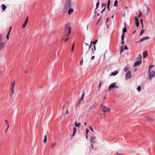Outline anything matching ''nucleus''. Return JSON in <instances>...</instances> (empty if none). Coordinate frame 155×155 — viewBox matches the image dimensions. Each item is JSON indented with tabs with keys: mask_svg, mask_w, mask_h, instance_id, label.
<instances>
[{
	"mask_svg": "<svg viewBox=\"0 0 155 155\" xmlns=\"http://www.w3.org/2000/svg\"><path fill=\"white\" fill-rule=\"evenodd\" d=\"M74 2L72 0H65L63 4V9L66 11L69 8H72L74 6Z\"/></svg>",
	"mask_w": 155,
	"mask_h": 155,
	"instance_id": "nucleus-1",
	"label": "nucleus"
},
{
	"mask_svg": "<svg viewBox=\"0 0 155 155\" xmlns=\"http://www.w3.org/2000/svg\"><path fill=\"white\" fill-rule=\"evenodd\" d=\"M97 40L96 39L95 41L93 42H92V41L91 42V44L90 45H89L87 43H85V46H84L83 48V51L85 52V55H87L90 49L91 44L92 43L93 44L95 45L97 42Z\"/></svg>",
	"mask_w": 155,
	"mask_h": 155,
	"instance_id": "nucleus-2",
	"label": "nucleus"
},
{
	"mask_svg": "<svg viewBox=\"0 0 155 155\" xmlns=\"http://www.w3.org/2000/svg\"><path fill=\"white\" fill-rule=\"evenodd\" d=\"M154 65H150L149 67L148 75L149 79L151 80L152 78H153L155 75V71L154 70H151L152 68L153 67Z\"/></svg>",
	"mask_w": 155,
	"mask_h": 155,
	"instance_id": "nucleus-3",
	"label": "nucleus"
},
{
	"mask_svg": "<svg viewBox=\"0 0 155 155\" xmlns=\"http://www.w3.org/2000/svg\"><path fill=\"white\" fill-rule=\"evenodd\" d=\"M15 87V81L11 83L9 88V96L11 97L14 93V88Z\"/></svg>",
	"mask_w": 155,
	"mask_h": 155,
	"instance_id": "nucleus-4",
	"label": "nucleus"
},
{
	"mask_svg": "<svg viewBox=\"0 0 155 155\" xmlns=\"http://www.w3.org/2000/svg\"><path fill=\"white\" fill-rule=\"evenodd\" d=\"M116 84L117 83L116 82H114L110 84L108 88V91H110L111 89H113L114 88H118L119 87L117 86Z\"/></svg>",
	"mask_w": 155,
	"mask_h": 155,
	"instance_id": "nucleus-5",
	"label": "nucleus"
},
{
	"mask_svg": "<svg viewBox=\"0 0 155 155\" xmlns=\"http://www.w3.org/2000/svg\"><path fill=\"white\" fill-rule=\"evenodd\" d=\"M90 140L92 143H95L96 142V137L94 135H92L90 138Z\"/></svg>",
	"mask_w": 155,
	"mask_h": 155,
	"instance_id": "nucleus-6",
	"label": "nucleus"
},
{
	"mask_svg": "<svg viewBox=\"0 0 155 155\" xmlns=\"http://www.w3.org/2000/svg\"><path fill=\"white\" fill-rule=\"evenodd\" d=\"M131 77V73L130 71H129L127 72L125 74L126 79H130Z\"/></svg>",
	"mask_w": 155,
	"mask_h": 155,
	"instance_id": "nucleus-7",
	"label": "nucleus"
},
{
	"mask_svg": "<svg viewBox=\"0 0 155 155\" xmlns=\"http://www.w3.org/2000/svg\"><path fill=\"white\" fill-rule=\"evenodd\" d=\"M69 29L71 31V27H70L68 26V25H66L64 29V35H65L68 32H69Z\"/></svg>",
	"mask_w": 155,
	"mask_h": 155,
	"instance_id": "nucleus-8",
	"label": "nucleus"
},
{
	"mask_svg": "<svg viewBox=\"0 0 155 155\" xmlns=\"http://www.w3.org/2000/svg\"><path fill=\"white\" fill-rule=\"evenodd\" d=\"M28 16H27L26 17V19H25V21L24 22V23L22 25V28H24L26 27V26L28 23Z\"/></svg>",
	"mask_w": 155,
	"mask_h": 155,
	"instance_id": "nucleus-9",
	"label": "nucleus"
},
{
	"mask_svg": "<svg viewBox=\"0 0 155 155\" xmlns=\"http://www.w3.org/2000/svg\"><path fill=\"white\" fill-rule=\"evenodd\" d=\"M142 60L141 59H139L138 61L135 62L134 64V66H137L140 65L142 62Z\"/></svg>",
	"mask_w": 155,
	"mask_h": 155,
	"instance_id": "nucleus-10",
	"label": "nucleus"
},
{
	"mask_svg": "<svg viewBox=\"0 0 155 155\" xmlns=\"http://www.w3.org/2000/svg\"><path fill=\"white\" fill-rule=\"evenodd\" d=\"M5 48V45L3 42H0V51L3 50Z\"/></svg>",
	"mask_w": 155,
	"mask_h": 155,
	"instance_id": "nucleus-11",
	"label": "nucleus"
},
{
	"mask_svg": "<svg viewBox=\"0 0 155 155\" xmlns=\"http://www.w3.org/2000/svg\"><path fill=\"white\" fill-rule=\"evenodd\" d=\"M149 37L147 36L143 37V38L141 39L139 42H141L144 41L149 39Z\"/></svg>",
	"mask_w": 155,
	"mask_h": 155,
	"instance_id": "nucleus-12",
	"label": "nucleus"
},
{
	"mask_svg": "<svg viewBox=\"0 0 155 155\" xmlns=\"http://www.w3.org/2000/svg\"><path fill=\"white\" fill-rule=\"evenodd\" d=\"M118 71L117 70L113 72L110 75V76H115L118 73Z\"/></svg>",
	"mask_w": 155,
	"mask_h": 155,
	"instance_id": "nucleus-13",
	"label": "nucleus"
},
{
	"mask_svg": "<svg viewBox=\"0 0 155 155\" xmlns=\"http://www.w3.org/2000/svg\"><path fill=\"white\" fill-rule=\"evenodd\" d=\"M101 109L104 112H105L106 111V109L107 107L104 106H103L102 104H101Z\"/></svg>",
	"mask_w": 155,
	"mask_h": 155,
	"instance_id": "nucleus-14",
	"label": "nucleus"
},
{
	"mask_svg": "<svg viewBox=\"0 0 155 155\" xmlns=\"http://www.w3.org/2000/svg\"><path fill=\"white\" fill-rule=\"evenodd\" d=\"M68 11V15H70L71 13L74 12V10L71 8H69Z\"/></svg>",
	"mask_w": 155,
	"mask_h": 155,
	"instance_id": "nucleus-15",
	"label": "nucleus"
},
{
	"mask_svg": "<svg viewBox=\"0 0 155 155\" xmlns=\"http://www.w3.org/2000/svg\"><path fill=\"white\" fill-rule=\"evenodd\" d=\"M147 55L148 53L147 51H145L143 53V56L144 58H145L147 56Z\"/></svg>",
	"mask_w": 155,
	"mask_h": 155,
	"instance_id": "nucleus-16",
	"label": "nucleus"
},
{
	"mask_svg": "<svg viewBox=\"0 0 155 155\" xmlns=\"http://www.w3.org/2000/svg\"><path fill=\"white\" fill-rule=\"evenodd\" d=\"M76 130H77V129L76 128V127H74L73 128V133L72 135V136H74L75 135V134L76 133Z\"/></svg>",
	"mask_w": 155,
	"mask_h": 155,
	"instance_id": "nucleus-17",
	"label": "nucleus"
},
{
	"mask_svg": "<svg viewBox=\"0 0 155 155\" xmlns=\"http://www.w3.org/2000/svg\"><path fill=\"white\" fill-rule=\"evenodd\" d=\"M129 70V67L128 66H127L125 67L124 68V71L125 72H127Z\"/></svg>",
	"mask_w": 155,
	"mask_h": 155,
	"instance_id": "nucleus-18",
	"label": "nucleus"
},
{
	"mask_svg": "<svg viewBox=\"0 0 155 155\" xmlns=\"http://www.w3.org/2000/svg\"><path fill=\"white\" fill-rule=\"evenodd\" d=\"M2 8L3 11H4L6 8V6L4 4L2 5Z\"/></svg>",
	"mask_w": 155,
	"mask_h": 155,
	"instance_id": "nucleus-19",
	"label": "nucleus"
},
{
	"mask_svg": "<svg viewBox=\"0 0 155 155\" xmlns=\"http://www.w3.org/2000/svg\"><path fill=\"white\" fill-rule=\"evenodd\" d=\"M44 138L43 140V142H44V143H45L46 142L47 140V137L46 135H45Z\"/></svg>",
	"mask_w": 155,
	"mask_h": 155,
	"instance_id": "nucleus-20",
	"label": "nucleus"
},
{
	"mask_svg": "<svg viewBox=\"0 0 155 155\" xmlns=\"http://www.w3.org/2000/svg\"><path fill=\"white\" fill-rule=\"evenodd\" d=\"M56 143L55 142H52L51 145V148H53L54 145L56 144Z\"/></svg>",
	"mask_w": 155,
	"mask_h": 155,
	"instance_id": "nucleus-21",
	"label": "nucleus"
},
{
	"mask_svg": "<svg viewBox=\"0 0 155 155\" xmlns=\"http://www.w3.org/2000/svg\"><path fill=\"white\" fill-rule=\"evenodd\" d=\"M123 51H124V45H123L121 46L120 51V54Z\"/></svg>",
	"mask_w": 155,
	"mask_h": 155,
	"instance_id": "nucleus-22",
	"label": "nucleus"
},
{
	"mask_svg": "<svg viewBox=\"0 0 155 155\" xmlns=\"http://www.w3.org/2000/svg\"><path fill=\"white\" fill-rule=\"evenodd\" d=\"M102 6H103L104 5V9H103L101 11V13H102L104 11V10H105V8L106 6V4H102Z\"/></svg>",
	"mask_w": 155,
	"mask_h": 155,
	"instance_id": "nucleus-23",
	"label": "nucleus"
},
{
	"mask_svg": "<svg viewBox=\"0 0 155 155\" xmlns=\"http://www.w3.org/2000/svg\"><path fill=\"white\" fill-rule=\"evenodd\" d=\"M80 125L81 124L80 123H77V122H76L75 123V126L77 127H79Z\"/></svg>",
	"mask_w": 155,
	"mask_h": 155,
	"instance_id": "nucleus-24",
	"label": "nucleus"
},
{
	"mask_svg": "<svg viewBox=\"0 0 155 155\" xmlns=\"http://www.w3.org/2000/svg\"><path fill=\"white\" fill-rule=\"evenodd\" d=\"M74 43H73V45H72V49H71V51L72 52H73L74 51Z\"/></svg>",
	"mask_w": 155,
	"mask_h": 155,
	"instance_id": "nucleus-25",
	"label": "nucleus"
},
{
	"mask_svg": "<svg viewBox=\"0 0 155 155\" xmlns=\"http://www.w3.org/2000/svg\"><path fill=\"white\" fill-rule=\"evenodd\" d=\"M81 101V99H79L78 100V102L76 104V105L77 106V105H79L80 104V103Z\"/></svg>",
	"mask_w": 155,
	"mask_h": 155,
	"instance_id": "nucleus-26",
	"label": "nucleus"
},
{
	"mask_svg": "<svg viewBox=\"0 0 155 155\" xmlns=\"http://www.w3.org/2000/svg\"><path fill=\"white\" fill-rule=\"evenodd\" d=\"M127 31L126 28V26L124 27V28H123V33H125Z\"/></svg>",
	"mask_w": 155,
	"mask_h": 155,
	"instance_id": "nucleus-27",
	"label": "nucleus"
},
{
	"mask_svg": "<svg viewBox=\"0 0 155 155\" xmlns=\"http://www.w3.org/2000/svg\"><path fill=\"white\" fill-rule=\"evenodd\" d=\"M124 33H123L121 36V41H123V40H124Z\"/></svg>",
	"mask_w": 155,
	"mask_h": 155,
	"instance_id": "nucleus-28",
	"label": "nucleus"
},
{
	"mask_svg": "<svg viewBox=\"0 0 155 155\" xmlns=\"http://www.w3.org/2000/svg\"><path fill=\"white\" fill-rule=\"evenodd\" d=\"M99 0H98L96 4V9L97 8H98V6H99Z\"/></svg>",
	"mask_w": 155,
	"mask_h": 155,
	"instance_id": "nucleus-29",
	"label": "nucleus"
},
{
	"mask_svg": "<svg viewBox=\"0 0 155 155\" xmlns=\"http://www.w3.org/2000/svg\"><path fill=\"white\" fill-rule=\"evenodd\" d=\"M140 23L142 25V27L143 28V20L142 19H140Z\"/></svg>",
	"mask_w": 155,
	"mask_h": 155,
	"instance_id": "nucleus-30",
	"label": "nucleus"
},
{
	"mask_svg": "<svg viewBox=\"0 0 155 155\" xmlns=\"http://www.w3.org/2000/svg\"><path fill=\"white\" fill-rule=\"evenodd\" d=\"M70 33H71V31L70 30V29H69V32H68V34H67V33H66V34L64 36H66L67 37H68L69 35V34Z\"/></svg>",
	"mask_w": 155,
	"mask_h": 155,
	"instance_id": "nucleus-31",
	"label": "nucleus"
},
{
	"mask_svg": "<svg viewBox=\"0 0 155 155\" xmlns=\"http://www.w3.org/2000/svg\"><path fill=\"white\" fill-rule=\"evenodd\" d=\"M141 87L140 86H138L137 88V91H138V92H140V90H141Z\"/></svg>",
	"mask_w": 155,
	"mask_h": 155,
	"instance_id": "nucleus-32",
	"label": "nucleus"
},
{
	"mask_svg": "<svg viewBox=\"0 0 155 155\" xmlns=\"http://www.w3.org/2000/svg\"><path fill=\"white\" fill-rule=\"evenodd\" d=\"M117 0H116L114 3V6H117Z\"/></svg>",
	"mask_w": 155,
	"mask_h": 155,
	"instance_id": "nucleus-33",
	"label": "nucleus"
},
{
	"mask_svg": "<svg viewBox=\"0 0 155 155\" xmlns=\"http://www.w3.org/2000/svg\"><path fill=\"white\" fill-rule=\"evenodd\" d=\"M84 96V93H83L82 95L81 98L79 99H81V101L83 100Z\"/></svg>",
	"mask_w": 155,
	"mask_h": 155,
	"instance_id": "nucleus-34",
	"label": "nucleus"
},
{
	"mask_svg": "<svg viewBox=\"0 0 155 155\" xmlns=\"http://www.w3.org/2000/svg\"><path fill=\"white\" fill-rule=\"evenodd\" d=\"M142 15V12L141 11L139 12V14L138 15V17H140Z\"/></svg>",
	"mask_w": 155,
	"mask_h": 155,
	"instance_id": "nucleus-35",
	"label": "nucleus"
},
{
	"mask_svg": "<svg viewBox=\"0 0 155 155\" xmlns=\"http://www.w3.org/2000/svg\"><path fill=\"white\" fill-rule=\"evenodd\" d=\"M94 50V51H95L96 47H95V45H94V47H93V48L92 49V51H93V53H94V52L93 51Z\"/></svg>",
	"mask_w": 155,
	"mask_h": 155,
	"instance_id": "nucleus-36",
	"label": "nucleus"
},
{
	"mask_svg": "<svg viewBox=\"0 0 155 155\" xmlns=\"http://www.w3.org/2000/svg\"><path fill=\"white\" fill-rule=\"evenodd\" d=\"M139 21L136 22V26L137 27L139 25Z\"/></svg>",
	"mask_w": 155,
	"mask_h": 155,
	"instance_id": "nucleus-37",
	"label": "nucleus"
},
{
	"mask_svg": "<svg viewBox=\"0 0 155 155\" xmlns=\"http://www.w3.org/2000/svg\"><path fill=\"white\" fill-rule=\"evenodd\" d=\"M144 30H143V29H142V30H141V32H140V36L141 35H142V34H143V32H144Z\"/></svg>",
	"mask_w": 155,
	"mask_h": 155,
	"instance_id": "nucleus-38",
	"label": "nucleus"
},
{
	"mask_svg": "<svg viewBox=\"0 0 155 155\" xmlns=\"http://www.w3.org/2000/svg\"><path fill=\"white\" fill-rule=\"evenodd\" d=\"M141 54H139L138 55L137 58H138L139 59H141Z\"/></svg>",
	"mask_w": 155,
	"mask_h": 155,
	"instance_id": "nucleus-39",
	"label": "nucleus"
},
{
	"mask_svg": "<svg viewBox=\"0 0 155 155\" xmlns=\"http://www.w3.org/2000/svg\"><path fill=\"white\" fill-rule=\"evenodd\" d=\"M106 111H108V112H110V109L109 108L107 107V108L106 109Z\"/></svg>",
	"mask_w": 155,
	"mask_h": 155,
	"instance_id": "nucleus-40",
	"label": "nucleus"
},
{
	"mask_svg": "<svg viewBox=\"0 0 155 155\" xmlns=\"http://www.w3.org/2000/svg\"><path fill=\"white\" fill-rule=\"evenodd\" d=\"M134 19H135V20L136 21V22L139 21L137 18L136 17H135Z\"/></svg>",
	"mask_w": 155,
	"mask_h": 155,
	"instance_id": "nucleus-41",
	"label": "nucleus"
},
{
	"mask_svg": "<svg viewBox=\"0 0 155 155\" xmlns=\"http://www.w3.org/2000/svg\"><path fill=\"white\" fill-rule=\"evenodd\" d=\"M89 128L93 132H94V131L93 130V129L92 128V127L91 126H89Z\"/></svg>",
	"mask_w": 155,
	"mask_h": 155,
	"instance_id": "nucleus-42",
	"label": "nucleus"
},
{
	"mask_svg": "<svg viewBox=\"0 0 155 155\" xmlns=\"http://www.w3.org/2000/svg\"><path fill=\"white\" fill-rule=\"evenodd\" d=\"M89 132V130L87 129H86V134H87Z\"/></svg>",
	"mask_w": 155,
	"mask_h": 155,
	"instance_id": "nucleus-43",
	"label": "nucleus"
},
{
	"mask_svg": "<svg viewBox=\"0 0 155 155\" xmlns=\"http://www.w3.org/2000/svg\"><path fill=\"white\" fill-rule=\"evenodd\" d=\"M68 114V110H66V112L64 114Z\"/></svg>",
	"mask_w": 155,
	"mask_h": 155,
	"instance_id": "nucleus-44",
	"label": "nucleus"
},
{
	"mask_svg": "<svg viewBox=\"0 0 155 155\" xmlns=\"http://www.w3.org/2000/svg\"><path fill=\"white\" fill-rule=\"evenodd\" d=\"M2 38L1 33H0V42L2 41Z\"/></svg>",
	"mask_w": 155,
	"mask_h": 155,
	"instance_id": "nucleus-45",
	"label": "nucleus"
},
{
	"mask_svg": "<svg viewBox=\"0 0 155 155\" xmlns=\"http://www.w3.org/2000/svg\"><path fill=\"white\" fill-rule=\"evenodd\" d=\"M102 83V82L101 81L100 82V84L99 85V88H100L101 87V83Z\"/></svg>",
	"mask_w": 155,
	"mask_h": 155,
	"instance_id": "nucleus-46",
	"label": "nucleus"
},
{
	"mask_svg": "<svg viewBox=\"0 0 155 155\" xmlns=\"http://www.w3.org/2000/svg\"><path fill=\"white\" fill-rule=\"evenodd\" d=\"M83 63V60H81L80 62V65H82Z\"/></svg>",
	"mask_w": 155,
	"mask_h": 155,
	"instance_id": "nucleus-47",
	"label": "nucleus"
},
{
	"mask_svg": "<svg viewBox=\"0 0 155 155\" xmlns=\"http://www.w3.org/2000/svg\"><path fill=\"white\" fill-rule=\"evenodd\" d=\"M110 0H108L107 2V5H110Z\"/></svg>",
	"mask_w": 155,
	"mask_h": 155,
	"instance_id": "nucleus-48",
	"label": "nucleus"
},
{
	"mask_svg": "<svg viewBox=\"0 0 155 155\" xmlns=\"http://www.w3.org/2000/svg\"><path fill=\"white\" fill-rule=\"evenodd\" d=\"M9 34H7V36H6V38L8 39H9Z\"/></svg>",
	"mask_w": 155,
	"mask_h": 155,
	"instance_id": "nucleus-49",
	"label": "nucleus"
},
{
	"mask_svg": "<svg viewBox=\"0 0 155 155\" xmlns=\"http://www.w3.org/2000/svg\"><path fill=\"white\" fill-rule=\"evenodd\" d=\"M124 49L125 50H128V48L126 46H125L124 47Z\"/></svg>",
	"mask_w": 155,
	"mask_h": 155,
	"instance_id": "nucleus-50",
	"label": "nucleus"
},
{
	"mask_svg": "<svg viewBox=\"0 0 155 155\" xmlns=\"http://www.w3.org/2000/svg\"><path fill=\"white\" fill-rule=\"evenodd\" d=\"M147 10V12H149V7L148 6H146Z\"/></svg>",
	"mask_w": 155,
	"mask_h": 155,
	"instance_id": "nucleus-51",
	"label": "nucleus"
},
{
	"mask_svg": "<svg viewBox=\"0 0 155 155\" xmlns=\"http://www.w3.org/2000/svg\"><path fill=\"white\" fill-rule=\"evenodd\" d=\"M91 147L92 149L93 150H94V146H93V144H91Z\"/></svg>",
	"mask_w": 155,
	"mask_h": 155,
	"instance_id": "nucleus-52",
	"label": "nucleus"
},
{
	"mask_svg": "<svg viewBox=\"0 0 155 155\" xmlns=\"http://www.w3.org/2000/svg\"><path fill=\"white\" fill-rule=\"evenodd\" d=\"M68 38H65L64 40L66 42L68 40Z\"/></svg>",
	"mask_w": 155,
	"mask_h": 155,
	"instance_id": "nucleus-53",
	"label": "nucleus"
},
{
	"mask_svg": "<svg viewBox=\"0 0 155 155\" xmlns=\"http://www.w3.org/2000/svg\"><path fill=\"white\" fill-rule=\"evenodd\" d=\"M121 44H122V45H123L124 43V40H123V41H121Z\"/></svg>",
	"mask_w": 155,
	"mask_h": 155,
	"instance_id": "nucleus-54",
	"label": "nucleus"
},
{
	"mask_svg": "<svg viewBox=\"0 0 155 155\" xmlns=\"http://www.w3.org/2000/svg\"><path fill=\"white\" fill-rule=\"evenodd\" d=\"M11 31V30H9V31H8V34H10V33Z\"/></svg>",
	"mask_w": 155,
	"mask_h": 155,
	"instance_id": "nucleus-55",
	"label": "nucleus"
},
{
	"mask_svg": "<svg viewBox=\"0 0 155 155\" xmlns=\"http://www.w3.org/2000/svg\"><path fill=\"white\" fill-rule=\"evenodd\" d=\"M94 57H94V56H93L91 57V59L92 60H93V59H94Z\"/></svg>",
	"mask_w": 155,
	"mask_h": 155,
	"instance_id": "nucleus-56",
	"label": "nucleus"
},
{
	"mask_svg": "<svg viewBox=\"0 0 155 155\" xmlns=\"http://www.w3.org/2000/svg\"><path fill=\"white\" fill-rule=\"evenodd\" d=\"M7 128H8L9 127V124H7Z\"/></svg>",
	"mask_w": 155,
	"mask_h": 155,
	"instance_id": "nucleus-57",
	"label": "nucleus"
},
{
	"mask_svg": "<svg viewBox=\"0 0 155 155\" xmlns=\"http://www.w3.org/2000/svg\"><path fill=\"white\" fill-rule=\"evenodd\" d=\"M109 6H110V5H107V8L108 10H109Z\"/></svg>",
	"mask_w": 155,
	"mask_h": 155,
	"instance_id": "nucleus-58",
	"label": "nucleus"
},
{
	"mask_svg": "<svg viewBox=\"0 0 155 155\" xmlns=\"http://www.w3.org/2000/svg\"><path fill=\"white\" fill-rule=\"evenodd\" d=\"M5 122H6V124H8V121L7 120H5Z\"/></svg>",
	"mask_w": 155,
	"mask_h": 155,
	"instance_id": "nucleus-59",
	"label": "nucleus"
},
{
	"mask_svg": "<svg viewBox=\"0 0 155 155\" xmlns=\"http://www.w3.org/2000/svg\"><path fill=\"white\" fill-rule=\"evenodd\" d=\"M109 19V18H107V21H106V22H108V21Z\"/></svg>",
	"mask_w": 155,
	"mask_h": 155,
	"instance_id": "nucleus-60",
	"label": "nucleus"
},
{
	"mask_svg": "<svg viewBox=\"0 0 155 155\" xmlns=\"http://www.w3.org/2000/svg\"><path fill=\"white\" fill-rule=\"evenodd\" d=\"M101 18H100L98 21H97V23H98L100 21V19H101Z\"/></svg>",
	"mask_w": 155,
	"mask_h": 155,
	"instance_id": "nucleus-61",
	"label": "nucleus"
},
{
	"mask_svg": "<svg viewBox=\"0 0 155 155\" xmlns=\"http://www.w3.org/2000/svg\"><path fill=\"white\" fill-rule=\"evenodd\" d=\"M12 27H10L9 28V30H11V29H12Z\"/></svg>",
	"mask_w": 155,
	"mask_h": 155,
	"instance_id": "nucleus-62",
	"label": "nucleus"
},
{
	"mask_svg": "<svg viewBox=\"0 0 155 155\" xmlns=\"http://www.w3.org/2000/svg\"><path fill=\"white\" fill-rule=\"evenodd\" d=\"M84 124L85 126L86 125H87V123L86 122H85L84 123Z\"/></svg>",
	"mask_w": 155,
	"mask_h": 155,
	"instance_id": "nucleus-63",
	"label": "nucleus"
},
{
	"mask_svg": "<svg viewBox=\"0 0 155 155\" xmlns=\"http://www.w3.org/2000/svg\"><path fill=\"white\" fill-rule=\"evenodd\" d=\"M114 15H113L112 16L111 18H114Z\"/></svg>",
	"mask_w": 155,
	"mask_h": 155,
	"instance_id": "nucleus-64",
	"label": "nucleus"
}]
</instances>
